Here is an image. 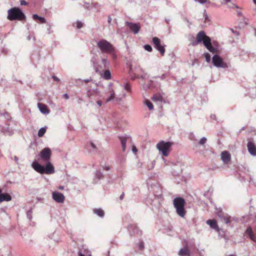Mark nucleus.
I'll return each mask as SVG.
<instances>
[{"label": "nucleus", "instance_id": "nucleus-28", "mask_svg": "<svg viewBox=\"0 0 256 256\" xmlns=\"http://www.w3.org/2000/svg\"><path fill=\"white\" fill-rule=\"evenodd\" d=\"M96 176L98 179H100L103 178V174L100 171H97L96 174Z\"/></svg>", "mask_w": 256, "mask_h": 256}, {"label": "nucleus", "instance_id": "nucleus-48", "mask_svg": "<svg viewBox=\"0 0 256 256\" xmlns=\"http://www.w3.org/2000/svg\"><path fill=\"white\" fill-rule=\"evenodd\" d=\"M111 20H112V18H111L109 17V18H108V23H110Z\"/></svg>", "mask_w": 256, "mask_h": 256}, {"label": "nucleus", "instance_id": "nucleus-18", "mask_svg": "<svg viewBox=\"0 0 256 256\" xmlns=\"http://www.w3.org/2000/svg\"><path fill=\"white\" fill-rule=\"evenodd\" d=\"M12 200L11 196L6 193L1 192V202L3 201H10Z\"/></svg>", "mask_w": 256, "mask_h": 256}, {"label": "nucleus", "instance_id": "nucleus-47", "mask_svg": "<svg viewBox=\"0 0 256 256\" xmlns=\"http://www.w3.org/2000/svg\"><path fill=\"white\" fill-rule=\"evenodd\" d=\"M132 150L134 152H137V150L136 147L134 146L132 148Z\"/></svg>", "mask_w": 256, "mask_h": 256}, {"label": "nucleus", "instance_id": "nucleus-36", "mask_svg": "<svg viewBox=\"0 0 256 256\" xmlns=\"http://www.w3.org/2000/svg\"><path fill=\"white\" fill-rule=\"evenodd\" d=\"M82 26V24L81 22H76V27L78 28H80Z\"/></svg>", "mask_w": 256, "mask_h": 256}, {"label": "nucleus", "instance_id": "nucleus-49", "mask_svg": "<svg viewBox=\"0 0 256 256\" xmlns=\"http://www.w3.org/2000/svg\"><path fill=\"white\" fill-rule=\"evenodd\" d=\"M91 146H92V148H96V146H95L94 144L93 143H91Z\"/></svg>", "mask_w": 256, "mask_h": 256}, {"label": "nucleus", "instance_id": "nucleus-37", "mask_svg": "<svg viewBox=\"0 0 256 256\" xmlns=\"http://www.w3.org/2000/svg\"><path fill=\"white\" fill-rule=\"evenodd\" d=\"M138 246L140 249L142 250L144 248V244L143 242H140L138 244Z\"/></svg>", "mask_w": 256, "mask_h": 256}, {"label": "nucleus", "instance_id": "nucleus-15", "mask_svg": "<svg viewBox=\"0 0 256 256\" xmlns=\"http://www.w3.org/2000/svg\"><path fill=\"white\" fill-rule=\"evenodd\" d=\"M206 224H208L212 228L214 229L217 232H219L220 229L216 220H208L206 221Z\"/></svg>", "mask_w": 256, "mask_h": 256}, {"label": "nucleus", "instance_id": "nucleus-13", "mask_svg": "<svg viewBox=\"0 0 256 256\" xmlns=\"http://www.w3.org/2000/svg\"><path fill=\"white\" fill-rule=\"evenodd\" d=\"M221 158L225 164H228L230 160V154L227 151H224L222 153Z\"/></svg>", "mask_w": 256, "mask_h": 256}, {"label": "nucleus", "instance_id": "nucleus-30", "mask_svg": "<svg viewBox=\"0 0 256 256\" xmlns=\"http://www.w3.org/2000/svg\"><path fill=\"white\" fill-rule=\"evenodd\" d=\"M144 49L150 52H151L152 50V46L148 44H146L144 46Z\"/></svg>", "mask_w": 256, "mask_h": 256}, {"label": "nucleus", "instance_id": "nucleus-7", "mask_svg": "<svg viewBox=\"0 0 256 256\" xmlns=\"http://www.w3.org/2000/svg\"><path fill=\"white\" fill-rule=\"evenodd\" d=\"M214 65L218 68H227L228 64L218 54H215L212 58Z\"/></svg>", "mask_w": 256, "mask_h": 256}, {"label": "nucleus", "instance_id": "nucleus-6", "mask_svg": "<svg viewBox=\"0 0 256 256\" xmlns=\"http://www.w3.org/2000/svg\"><path fill=\"white\" fill-rule=\"evenodd\" d=\"M98 47L103 53L108 54L112 52L114 50V47L108 42L105 40H101L97 43Z\"/></svg>", "mask_w": 256, "mask_h": 256}, {"label": "nucleus", "instance_id": "nucleus-27", "mask_svg": "<svg viewBox=\"0 0 256 256\" xmlns=\"http://www.w3.org/2000/svg\"><path fill=\"white\" fill-rule=\"evenodd\" d=\"M46 132V129L44 128H40L38 132V136L39 137H42Z\"/></svg>", "mask_w": 256, "mask_h": 256}, {"label": "nucleus", "instance_id": "nucleus-5", "mask_svg": "<svg viewBox=\"0 0 256 256\" xmlns=\"http://www.w3.org/2000/svg\"><path fill=\"white\" fill-rule=\"evenodd\" d=\"M172 145L173 143L172 142H165L164 140H161L156 144V148L162 154L163 156H168Z\"/></svg>", "mask_w": 256, "mask_h": 256}, {"label": "nucleus", "instance_id": "nucleus-24", "mask_svg": "<svg viewBox=\"0 0 256 256\" xmlns=\"http://www.w3.org/2000/svg\"><path fill=\"white\" fill-rule=\"evenodd\" d=\"M246 232L250 236L252 240H254V236L252 234V229L250 227H249L246 229Z\"/></svg>", "mask_w": 256, "mask_h": 256}, {"label": "nucleus", "instance_id": "nucleus-22", "mask_svg": "<svg viewBox=\"0 0 256 256\" xmlns=\"http://www.w3.org/2000/svg\"><path fill=\"white\" fill-rule=\"evenodd\" d=\"M93 212L95 214H97L100 217L104 216V210L101 208H94V209Z\"/></svg>", "mask_w": 256, "mask_h": 256}, {"label": "nucleus", "instance_id": "nucleus-3", "mask_svg": "<svg viewBox=\"0 0 256 256\" xmlns=\"http://www.w3.org/2000/svg\"><path fill=\"white\" fill-rule=\"evenodd\" d=\"M173 204L177 214L180 217L184 218L186 214L184 200L181 197L176 198L173 200Z\"/></svg>", "mask_w": 256, "mask_h": 256}, {"label": "nucleus", "instance_id": "nucleus-1", "mask_svg": "<svg viewBox=\"0 0 256 256\" xmlns=\"http://www.w3.org/2000/svg\"><path fill=\"white\" fill-rule=\"evenodd\" d=\"M202 42L210 52L213 54L217 52L216 49L212 44L210 38L202 30L198 33L196 36V40L192 42V44L193 46H196Z\"/></svg>", "mask_w": 256, "mask_h": 256}, {"label": "nucleus", "instance_id": "nucleus-23", "mask_svg": "<svg viewBox=\"0 0 256 256\" xmlns=\"http://www.w3.org/2000/svg\"><path fill=\"white\" fill-rule=\"evenodd\" d=\"M102 77L106 80H109L111 78V73L109 70H106L103 74Z\"/></svg>", "mask_w": 256, "mask_h": 256}, {"label": "nucleus", "instance_id": "nucleus-39", "mask_svg": "<svg viewBox=\"0 0 256 256\" xmlns=\"http://www.w3.org/2000/svg\"><path fill=\"white\" fill-rule=\"evenodd\" d=\"M110 168V166H104L103 168V169L105 170H108Z\"/></svg>", "mask_w": 256, "mask_h": 256}, {"label": "nucleus", "instance_id": "nucleus-11", "mask_svg": "<svg viewBox=\"0 0 256 256\" xmlns=\"http://www.w3.org/2000/svg\"><path fill=\"white\" fill-rule=\"evenodd\" d=\"M53 199L58 203H63L64 201V196L60 192H52Z\"/></svg>", "mask_w": 256, "mask_h": 256}, {"label": "nucleus", "instance_id": "nucleus-17", "mask_svg": "<svg viewBox=\"0 0 256 256\" xmlns=\"http://www.w3.org/2000/svg\"><path fill=\"white\" fill-rule=\"evenodd\" d=\"M218 216L226 224H228L231 222V218L227 214H218Z\"/></svg>", "mask_w": 256, "mask_h": 256}, {"label": "nucleus", "instance_id": "nucleus-26", "mask_svg": "<svg viewBox=\"0 0 256 256\" xmlns=\"http://www.w3.org/2000/svg\"><path fill=\"white\" fill-rule=\"evenodd\" d=\"M144 104L148 107L150 110H152L153 109V105L150 100H146L144 101Z\"/></svg>", "mask_w": 256, "mask_h": 256}, {"label": "nucleus", "instance_id": "nucleus-54", "mask_svg": "<svg viewBox=\"0 0 256 256\" xmlns=\"http://www.w3.org/2000/svg\"><path fill=\"white\" fill-rule=\"evenodd\" d=\"M205 16H206V18H207L208 16H207V15H206H206H205Z\"/></svg>", "mask_w": 256, "mask_h": 256}, {"label": "nucleus", "instance_id": "nucleus-8", "mask_svg": "<svg viewBox=\"0 0 256 256\" xmlns=\"http://www.w3.org/2000/svg\"><path fill=\"white\" fill-rule=\"evenodd\" d=\"M152 42L155 48L160 52V54L163 56L165 53L164 46H162L160 44V40L156 37L152 38Z\"/></svg>", "mask_w": 256, "mask_h": 256}, {"label": "nucleus", "instance_id": "nucleus-10", "mask_svg": "<svg viewBox=\"0 0 256 256\" xmlns=\"http://www.w3.org/2000/svg\"><path fill=\"white\" fill-rule=\"evenodd\" d=\"M106 95L108 98L106 99V103L108 102L115 98V92L111 86H110L108 90L106 92Z\"/></svg>", "mask_w": 256, "mask_h": 256}, {"label": "nucleus", "instance_id": "nucleus-31", "mask_svg": "<svg viewBox=\"0 0 256 256\" xmlns=\"http://www.w3.org/2000/svg\"><path fill=\"white\" fill-rule=\"evenodd\" d=\"M78 256H92V255L88 252H86L85 254H83L82 252H78Z\"/></svg>", "mask_w": 256, "mask_h": 256}, {"label": "nucleus", "instance_id": "nucleus-42", "mask_svg": "<svg viewBox=\"0 0 256 256\" xmlns=\"http://www.w3.org/2000/svg\"><path fill=\"white\" fill-rule=\"evenodd\" d=\"M198 2L201 4H204L206 3L207 0H198Z\"/></svg>", "mask_w": 256, "mask_h": 256}, {"label": "nucleus", "instance_id": "nucleus-45", "mask_svg": "<svg viewBox=\"0 0 256 256\" xmlns=\"http://www.w3.org/2000/svg\"><path fill=\"white\" fill-rule=\"evenodd\" d=\"M90 81H92V79H88V80H84V82L86 83H88Z\"/></svg>", "mask_w": 256, "mask_h": 256}, {"label": "nucleus", "instance_id": "nucleus-4", "mask_svg": "<svg viewBox=\"0 0 256 256\" xmlns=\"http://www.w3.org/2000/svg\"><path fill=\"white\" fill-rule=\"evenodd\" d=\"M8 18L10 20H23L26 16L18 8H13L8 10Z\"/></svg>", "mask_w": 256, "mask_h": 256}, {"label": "nucleus", "instance_id": "nucleus-34", "mask_svg": "<svg viewBox=\"0 0 256 256\" xmlns=\"http://www.w3.org/2000/svg\"><path fill=\"white\" fill-rule=\"evenodd\" d=\"M108 54H111L112 55V58L115 60L116 58V55L115 52V49L114 48V50L112 52H109Z\"/></svg>", "mask_w": 256, "mask_h": 256}, {"label": "nucleus", "instance_id": "nucleus-29", "mask_svg": "<svg viewBox=\"0 0 256 256\" xmlns=\"http://www.w3.org/2000/svg\"><path fill=\"white\" fill-rule=\"evenodd\" d=\"M204 57L207 62H210V55L208 53L204 54Z\"/></svg>", "mask_w": 256, "mask_h": 256}, {"label": "nucleus", "instance_id": "nucleus-40", "mask_svg": "<svg viewBox=\"0 0 256 256\" xmlns=\"http://www.w3.org/2000/svg\"><path fill=\"white\" fill-rule=\"evenodd\" d=\"M21 5H26L27 3L24 0H21L20 1Z\"/></svg>", "mask_w": 256, "mask_h": 256}, {"label": "nucleus", "instance_id": "nucleus-35", "mask_svg": "<svg viewBox=\"0 0 256 256\" xmlns=\"http://www.w3.org/2000/svg\"><path fill=\"white\" fill-rule=\"evenodd\" d=\"M124 88L128 91H130V86L128 84H126L124 86Z\"/></svg>", "mask_w": 256, "mask_h": 256}, {"label": "nucleus", "instance_id": "nucleus-16", "mask_svg": "<svg viewBox=\"0 0 256 256\" xmlns=\"http://www.w3.org/2000/svg\"><path fill=\"white\" fill-rule=\"evenodd\" d=\"M38 108L40 110L43 114H48L50 112L49 110L48 109L47 106L42 103H38Z\"/></svg>", "mask_w": 256, "mask_h": 256}, {"label": "nucleus", "instance_id": "nucleus-53", "mask_svg": "<svg viewBox=\"0 0 256 256\" xmlns=\"http://www.w3.org/2000/svg\"><path fill=\"white\" fill-rule=\"evenodd\" d=\"M227 2H230L231 0H226Z\"/></svg>", "mask_w": 256, "mask_h": 256}, {"label": "nucleus", "instance_id": "nucleus-44", "mask_svg": "<svg viewBox=\"0 0 256 256\" xmlns=\"http://www.w3.org/2000/svg\"><path fill=\"white\" fill-rule=\"evenodd\" d=\"M122 150L124 151L126 150V144H122Z\"/></svg>", "mask_w": 256, "mask_h": 256}, {"label": "nucleus", "instance_id": "nucleus-2", "mask_svg": "<svg viewBox=\"0 0 256 256\" xmlns=\"http://www.w3.org/2000/svg\"><path fill=\"white\" fill-rule=\"evenodd\" d=\"M46 162V164L44 167L37 162H34L32 164V167L36 171L41 174H50L54 173V168L52 164L49 161Z\"/></svg>", "mask_w": 256, "mask_h": 256}, {"label": "nucleus", "instance_id": "nucleus-20", "mask_svg": "<svg viewBox=\"0 0 256 256\" xmlns=\"http://www.w3.org/2000/svg\"><path fill=\"white\" fill-rule=\"evenodd\" d=\"M33 19L35 20H38L40 22L41 24H44L46 22V19L43 17L39 16L38 15L35 14L32 16Z\"/></svg>", "mask_w": 256, "mask_h": 256}, {"label": "nucleus", "instance_id": "nucleus-32", "mask_svg": "<svg viewBox=\"0 0 256 256\" xmlns=\"http://www.w3.org/2000/svg\"><path fill=\"white\" fill-rule=\"evenodd\" d=\"M120 140L122 144H126V138L124 137H121L120 138Z\"/></svg>", "mask_w": 256, "mask_h": 256}, {"label": "nucleus", "instance_id": "nucleus-25", "mask_svg": "<svg viewBox=\"0 0 256 256\" xmlns=\"http://www.w3.org/2000/svg\"><path fill=\"white\" fill-rule=\"evenodd\" d=\"M98 92H99L98 89H96V90H94V91L88 90V92L87 95L88 98H90L91 96H94V93L96 94H98Z\"/></svg>", "mask_w": 256, "mask_h": 256}, {"label": "nucleus", "instance_id": "nucleus-43", "mask_svg": "<svg viewBox=\"0 0 256 256\" xmlns=\"http://www.w3.org/2000/svg\"><path fill=\"white\" fill-rule=\"evenodd\" d=\"M64 97L66 98V99H68L69 98V96L67 94H65L64 95Z\"/></svg>", "mask_w": 256, "mask_h": 256}, {"label": "nucleus", "instance_id": "nucleus-38", "mask_svg": "<svg viewBox=\"0 0 256 256\" xmlns=\"http://www.w3.org/2000/svg\"><path fill=\"white\" fill-rule=\"evenodd\" d=\"M96 104L99 106H101L102 104V102L100 100H98L96 101Z\"/></svg>", "mask_w": 256, "mask_h": 256}, {"label": "nucleus", "instance_id": "nucleus-19", "mask_svg": "<svg viewBox=\"0 0 256 256\" xmlns=\"http://www.w3.org/2000/svg\"><path fill=\"white\" fill-rule=\"evenodd\" d=\"M178 254L180 256H190V250L186 248L180 249L179 251Z\"/></svg>", "mask_w": 256, "mask_h": 256}, {"label": "nucleus", "instance_id": "nucleus-14", "mask_svg": "<svg viewBox=\"0 0 256 256\" xmlns=\"http://www.w3.org/2000/svg\"><path fill=\"white\" fill-rule=\"evenodd\" d=\"M248 148L249 152L253 155L256 156V148L254 142H250L248 144Z\"/></svg>", "mask_w": 256, "mask_h": 256}, {"label": "nucleus", "instance_id": "nucleus-21", "mask_svg": "<svg viewBox=\"0 0 256 256\" xmlns=\"http://www.w3.org/2000/svg\"><path fill=\"white\" fill-rule=\"evenodd\" d=\"M152 100L154 102H162V97L161 94H154L152 98Z\"/></svg>", "mask_w": 256, "mask_h": 256}, {"label": "nucleus", "instance_id": "nucleus-41", "mask_svg": "<svg viewBox=\"0 0 256 256\" xmlns=\"http://www.w3.org/2000/svg\"><path fill=\"white\" fill-rule=\"evenodd\" d=\"M52 78L54 80H56V81H58V82H59L60 81V80L56 76H52Z\"/></svg>", "mask_w": 256, "mask_h": 256}, {"label": "nucleus", "instance_id": "nucleus-51", "mask_svg": "<svg viewBox=\"0 0 256 256\" xmlns=\"http://www.w3.org/2000/svg\"><path fill=\"white\" fill-rule=\"evenodd\" d=\"M254 30H255L254 36H256V28H254Z\"/></svg>", "mask_w": 256, "mask_h": 256}, {"label": "nucleus", "instance_id": "nucleus-46", "mask_svg": "<svg viewBox=\"0 0 256 256\" xmlns=\"http://www.w3.org/2000/svg\"><path fill=\"white\" fill-rule=\"evenodd\" d=\"M124 193L123 192V193H122V194L120 196V200H122L123 199V198H124Z\"/></svg>", "mask_w": 256, "mask_h": 256}, {"label": "nucleus", "instance_id": "nucleus-52", "mask_svg": "<svg viewBox=\"0 0 256 256\" xmlns=\"http://www.w3.org/2000/svg\"><path fill=\"white\" fill-rule=\"evenodd\" d=\"M254 2L256 4V0H254Z\"/></svg>", "mask_w": 256, "mask_h": 256}, {"label": "nucleus", "instance_id": "nucleus-12", "mask_svg": "<svg viewBox=\"0 0 256 256\" xmlns=\"http://www.w3.org/2000/svg\"><path fill=\"white\" fill-rule=\"evenodd\" d=\"M126 24L129 27L130 30L135 34H137L140 30V26L139 24H134L127 22Z\"/></svg>", "mask_w": 256, "mask_h": 256}, {"label": "nucleus", "instance_id": "nucleus-9", "mask_svg": "<svg viewBox=\"0 0 256 256\" xmlns=\"http://www.w3.org/2000/svg\"><path fill=\"white\" fill-rule=\"evenodd\" d=\"M51 155L52 152L50 148H46L41 151L40 157L42 160L48 162L50 160Z\"/></svg>", "mask_w": 256, "mask_h": 256}, {"label": "nucleus", "instance_id": "nucleus-50", "mask_svg": "<svg viewBox=\"0 0 256 256\" xmlns=\"http://www.w3.org/2000/svg\"><path fill=\"white\" fill-rule=\"evenodd\" d=\"M59 188L60 189V190H63L64 189V187L62 186H59Z\"/></svg>", "mask_w": 256, "mask_h": 256}, {"label": "nucleus", "instance_id": "nucleus-33", "mask_svg": "<svg viewBox=\"0 0 256 256\" xmlns=\"http://www.w3.org/2000/svg\"><path fill=\"white\" fill-rule=\"evenodd\" d=\"M206 142V138H202L200 140L199 142V144L201 145H203Z\"/></svg>", "mask_w": 256, "mask_h": 256}]
</instances>
